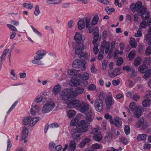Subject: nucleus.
<instances>
[{"mask_svg":"<svg viewBox=\"0 0 151 151\" xmlns=\"http://www.w3.org/2000/svg\"><path fill=\"white\" fill-rule=\"evenodd\" d=\"M141 2L139 1L136 3H132L130 8L133 12H137V13L134 15V19L142 18V19H148L150 17V13L146 11L147 8L144 6H142Z\"/></svg>","mask_w":151,"mask_h":151,"instance_id":"f257e3e1","label":"nucleus"},{"mask_svg":"<svg viewBox=\"0 0 151 151\" xmlns=\"http://www.w3.org/2000/svg\"><path fill=\"white\" fill-rule=\"evenodd\" d=\"M74 39L76 43L73 45V47L75 50L76 54L79 55L84 48L83 45L81 43L82 40V36L80 33L77 32L74 37Z\"/></svg>","mask_w":151,"mask_h":151,"instance_id":"f03ea898","label":"nucleus"},{"mask_svg":"<svg viewBox=\"0 0 151 151\" xmlns=\"http://www.w3.org/2000/svg\"><path fill=\"white\" fill-rule=\"evenodd\" d=\"M89 124V123H87L84 120H81L79 123V125L81 127L76 130V132L78 133H75L72 135L73 138L74 139H77L80 137V134L78 133L86 132L88 130Z\"/></svg>","mask_w":151,"mask_h":151,"instance_id":"7ed1b4c3","label":"nucleus"},{"mask_svg":"<svg viewBox=\"0 0 151 151\" xmlns=\"http://www.w3.org/2000/svg\"><path fill=\"white\" fill-rule=\"evenodd\" d=\"M46 54V50H40L36 52V55L34 57V59L32 60V63L35 64L42 65L43 63L41 60L44 56H45Z\"/></svg>","mask_w":151,"mask_h":151,"instance_id":"20e7f679","label":"nucleus"},{"mask_svg":"<svg viewBox=\"0 0 151 151\" xmlns=\"http://www.w3.org/2000/svg\"><path fill=\"white\" fill-rule=\"evenodd\" d=\"M74 92H72V89H66L62 91L60 95L62 99L64 101L73 97V95L76 96Z\"/></svg>","mask_w":151,"mask_h":151,"instance_id":"39448f33","label":"nucleus"},{"mask_svg":"<svg viewBox=\"0 0 151 151\" xmlns=\"http://www.w3.org/2000/svg\"><path fill=\"white\" fill-rule=\"evenodd\" d=\"M86 62L85 61H82L79 59H76L73 62V67L76 68H79L82 66L81 70L82 71L85 70L86 69L85 65Z\"/></svg>","mask_w":151,"mask_h":151,"instance_id":"423d86ee","label":"nucleus"},{"mask_svg":"<svg viewBox=\"0 0 151 151\" xmlns=\"http://www.w3.org/2000/svg\"><path fill=\"white\" fill-rule=\"evenodd\" d=\"M77 110L83 113L87 112L89 109V105L87 103L82 102H79Z\"/></svg>","mask_w":151,"mask_h":151,"instance_id":"0eeeda50","label":"nucleus"},{"mask_svg":"<svg viewBox=\"0 0 151 151\" xmlns=\"http://www.w3.org/2000/svg\"><path fill=\"white\" fill-rule=\"evenodd\" d=\"M55 103L52 102H50L46 103L43 106L42 111L45 113L49 112L54 108Z\"/></svg>","mask_w":151,"mask_h":151,"instance_id":"6e6552de","label":"nucleus"},{"mask_svg":"<svg viewBox=\"0 0 151 151\" xmlns=\"http://www.w3.org/2000/svg\"><path fill=\"white\" fill-rule=\"evenodd\" d=\"M94 107L98 111L100 112L103 108V101L100 99H96L94 102Z\"/></svg>","mask_w":151,"mask_h":151,"instance_id":"1a4fd4ad","label":"nucleus"},{"mask_svg":"<svg viewBox=\"0 0 151 151\" xmlns=\"http://www.w3.org/2000/svg\"><path fill=\"white\" fill-rule=\"evenodd\" d=\"M114 102V100L112 95L108 96L106 98L105 103L107 109H110Z\"/></svg>","mask_w":151,"mask_h":151,"instance_id":"9d476101","label":"nucleus"},{"mask_svg":"<svg viewBox=\"0 0 151 151\" xmlns=\"http://www.w3.org/2000/svg\"><path fill=\"white\" fill-rule=\"evenodd\" d=\"M80 101L78 100H74L69 102L68 104V107L69 108H76L77 109Z\"/></svg>","mask_w":151,"mask_h":151,"instance_id":"9b49d317","label":"nucleus"},{"mask_svg":"<svg viewBox=\"0 0 151 151\" xmlns=\"http://www.w3.org/2000/svg\"><path fill=\"white\" fill-rule=\"evenodd\" d=\"M109 47L110 43L109 42L104 41L102 42L101 46V49L102 48L103 50H105V52L106 54L108 53L109 50Z\"/></svg>","mask_w":151,"mask_h":151,"instance_id":"f8f14e48","label":"nucleus"},{"mask_svg":"<svg viewBox=\"0 0 151 151\" xmlns=\"http://www.w3.org/2000/svg\"><path fill=\"white\" fill-rule=\"evenodd\" d=\"M85 115V119L88 122H91L93 121L92 116L93 114L92 111L91 109L89 110L86 113Z\"/></svg>","mask_w":151,"mask_h":151,"instance_id":"ddd939ff","label":"nucleus"},{"mask_svg":"<svg viewBox=\"0 0 151 151\" xmlns=\"http://www.w3.org/2000/svg\"><path fill=\"white\" fill-rule=\"evenodd\" d=\"M29 130L27 127L24 126L23 127L22 132L21 134V139L22 140L26 138L28 136Z\"/></svg>","mask_w":151,"mask_h":151,"instance_id":"4468645a","label":"nucleus"},{"mask_svg":"<svg viewBox=\"0 0 151 151\" xmlns=\"http://www.w3.org/2000/svg\"><path fill=\"white\" fill-rule=\"evenodd\" d=\"M120 70L119 68H116L112 71L111 70H109L108 72L110 76L113 77L119 74Z\"/></svg>","mask_w":151,"mask_h":151,"instance_id":"2eb2a0df","label":"nucleus"},{"mask_svg":"<svg viewBox=\"0 0 151 151\" xmlns=\"http://www.w3.org/2000/svg\"><path fill=\"white\" fill-rule=\"evenodd\" d=\"M69 84L71 86H77L80 85V82L78 79L72 78L71 80L69 82Z\"/></svg>","mask_w":151,"mask_h":151,"instance_id":"dca6fc26","label":"nucleus"},{"mask_svg":"<svg viewBox=\"0 0 151 151\" xmlns=\"http://www.w3.org/2000/svg\"><path fill=\"white\" fill-rule=\"evenodd\" d=\"M86 22V27L88 28L89 32L91 33L93 32L94 28V26L93 25L89 24L90 22V19H85Z\"/></svg>","mask_w":151,"mask_h":151,"instance_id":"f3484780","label":"nucleus"},{"mask_svg":"<svg viewBox=\"0 0 151 151\" xmlns=\"http://www.w3.org/2000/svg\"><path fill=\"white\" fill-rule=\"evenodd\" d=\"M134 111L133 115L135 118H138L141 116L142 112V108L139 107L137 108V109Z\"/></svg>","mask_w":151,"mask_h":151,"instance_id":"a211bd4d","label":"nucleus"},{"mask_svg":"<svg viewBox=\"0 0 151 151\" xmlns=\"http://www.w3.org/2000/svg\"><path fill=\"white\" fill-rule=\"evenodd\" d=\"M9 50L8 49H6L4 50L1 57H0V70L1 68L2 62L4 60H5V56Z\"/></svg>","mask_w":151,"mask_h":151,"instance_id":"6ab92c4d","label":"nucleus"},{"mask_svg":"<svg viewBox=\"0 0 151 151\" xmlns=\"http://www.w3.org/2000/svg\"><path fill=\"white\" fill-rule=\"evenodd\" d=\"M151 104V101L149 98L144 99L142 102V106L145 107H149Z\"/></svg>","mask_w":151,"mask_h":151,"instance_id":"aec40b11","label":"nucleus"},{"mask_svg":"<svg viewBox=\"0 0 151 151\" xmlns=\"http://www.w3.org/2000/svg\"><path fill=\"white\" fill-rule=\"evenodd\" d=\"M114 124L117 127H120L122 124V121L121 118L118 117H115L114 118Z\"/></svg>","mask_w":151,"mask_h":151,"instance_id":"412c9836","label":"nucleus"},{"mask_svg":"<svg viewBox=\"0 0 151 151\" xmlns=\"http://www.w3.org/2000/svg\"><path fill=\"white\" fill-rule=\"evenodd\" d=\"M80 70H75L73 69H69L67 71L68 75L71 76L76 75L77 73H78Z\"/></svg>","mask_w":151,"mask_h":151,"instance_id":"4be33fe9","label":"nucleus"},{"mask_svg":"<svg viewBox=\"0 0 151 151\" xmlns=\"http://www.w3.org/2000/svg\"><path fill=\"white\" fill-rule=\"evenodd\" d=\"M84 91V89L80 87H78L76 88L75 89V91H72V92H74L76 93V96L73 95V97L77 96L78 94H82Z\"/></svg>","mask_w":151,"mask_h":151,"instance_id":"5701e85b","label":"nucleus"},{"mask_svg":"<svg viewBox=\"0 0 151 151\" xmlns=\"http://www.w3.org/2000/svg\"><path fill=\"white\" fill-rule=\"evenodd\" d=\"M61 89L60 86L58 84L55 86L53 87L52 90L53 93L55 95H56L60 91Z\"/></svg>","mask_w":151,"mask_h":151,"instance_id":"b1692460","label":"nucleus"},{"mask_svg":"<svg viewBox=\"0 0 151 151\" xmlns=\"http://www.w3.org/2000/svg\"><path fill=\"white\" fill-rule=\"evenodd\" d=\"M78 28L80 30H82L85 26V21L84 19H80L78 23Z\"/></svg>","mask_w":151,"mask_h":151,"instance_id":"393cba45","label":"nucleus"},{"mask_svg":"<svg viewBox=\"0 0 151 151\" xmlns=\"http://www.w3.org/2000/svg\"><path fill=\"white\" fill-rule=\"evenodd\" d=\"M39 119L37 117H31L29 125L32 127L34 126L39 121Z\"/></svg>","mask_w":151,"mask_h":151,"instance_id":"a878e982","label":"nucleus"},{"mask_svg":"<svg viewBox=\"0 0 151 151\" xmlns=\"http://www.w3.org/2000/svg\"><path fill=\"white\" fill-rule=\"evenodd\" d=\"M129 108L132 111H134L137 108L139 107H137L136 103L134 102H131L129 106Z\"/></svg>","mask_w":151,"mask_h":151,"instance_id":"bb28decb","label":"nucleus"},{"mask_svg":"<svg viewBox=\"0 0 151 151\" xmlns=\"http://www.w3.org/2000/svg\"><path fill=\"white\" fill-rule=\"evenodd\" d=\"M76 146L75 142L73 140H71L69 145V149L72 151L74 150L76 148Z\"/></svg>","mask_w":151,"mask_h":151,"instance_id":"cd10ccee","label":"nucleus"},{"mask_svg":"<svg viewBox=\"0 0 151 151\" xmlns=\"http://www.w3.org/2000/svg\"><path fill=\"white\" fill-rule=\"evenodd\" d=\"M67 115L69 118H73L76 115V111L73 110H70L67 113Z\"/></svg>","mask_w":151,"mask_h":151,"instance_id":"c85d7f7f","label":"nucleus"},{"mask_svg":"<svg viewBox=\"0 0 151 151\" xmlns=\"http://www.w3.org/2000/svg\"><path fill=\"white\" fill-rule=\"evenodd\" d=\"M147 67L145 65H142L139 68V71L141 73H144L147 70Z\"/></svg>","mask_w":151,"mask_h":151,"instance_id":"c756f323","label":"nucleus"},{"mask_svg":"<svg viewBox=\"0 0 151 151\" xmlns=\"http://www.w3.org/2000/svg\"><path fill=\"white\" fill-rule=\"evenodd\" d=\"M129 43L130 45L132 48H135L137 46V42H135L134 38H130Z\"/></svg>","mask_w":151,"mask_h":151,"instance_id":"7c9ffc66","label":"nucleus"},{"mask_svg":"<svg viewBox=\"0 0 151 151\" xmlns=\"http://www.w3.org/2000/svg\"><path fill=\"white\" fill-rule=\"evenodd\" d=\"M31 117L27 116L24 118L22 120L23 124L25 125H27L29 124Z\"/></svg>","mask_w":151,"mask_h":151,"instance_id":"2f4dec72","label":"nucleus"},{"mask_svg":"<svg viewBox=\"0 0 151 151\" xmlns=\"http://www.w3.org/2000/svg\"><path fill=\"white\" fill-rule=\"evenodd\" d=\"M136 52L134 50L131 51L129 54L128 57L130 60H132L135 57Z\"/></svg>","mask_w":151,"mask_h":151,"instance_id":"473e14b6","label":"nucleus"},{"mask_svg":"<svg viewBox=\"0 0 151 151\" xmlns=\"http://www.w3.org/2000/svg\"><path fill=\"white\" fill-rule=\"evenodd\" d=\"M147 135L145 134H141L138 135L137 137V139L138 141H141L145 139Z\"/></svg>","mask_w":151,"mask_h":151,"instance_id":"72a5a7b5","label":"nucleus"},{"mask_svg":"<svg viewBox=\"0 0 151 151\" xmlns=\"http://www.w3.org/2000/svg\"><path fill=\"white\" fill-rule=\"evenodd\" d=\"M94 37L93 38L92 43L93 45L96 44H99L97 42L98 41L99 35V34H95L94 33Z\"/></svg>","mask_w":151,"mask_h":151,"instance_id":"f704fd0d","label":"nucleus"},{"mask_svg":"<svg viewBox=\"0 0 151 151\" xmlns=\"http://www.w3.org/2000/svg\"><path fill=\"white\" fill-rule=\"evenodd\" d=\"M142 58L140 57L137 58L135 60L134 62V64L136 66H138L140 64Z\"/></svg>","mask_w":151,"mask_h":151,"instance_id":"c9c22d12","label":"nucleus"},{"mask_svg":"<svg viewBox=\"0 0 151 151\" xmlns=\"http://www.w3.org/2000/svg\"><path fill=\"white\" fill-rule=\"evenodd\" d=\"M55 147V144L53 142H51L49 144V147L50 151H54Z\"/></svg>","mask_w":151,"mask_h":151,"instance_id":"e433bc0d","label":"nucleus"},{"mask_svg":"<svg viewBox=\"0 0 151 151\" xmlns=\"http://www.w3.org/2000/svg\"><path fill=\"white\" fill-rule=\"evenodd\" d=\"M93 138L94 140L96 141H99L102 139V136L100 134H96L93 136Z\"/></svg>","mask_w":151,"mask_h":151,"instance_id":"4c0bfd02","label":"nucleus"},{"mask_svg":"<svg viewBox=\"0 0 151 151\" xmlns=\"http://www.w3.org/2000/svg\"><path fill=\"white\" fill-rule=\"evenodd\" d=\"M144 122V120L143 119H140L136 123V127L137 128L140 127L143 125Z\"/></svg>","mask_w":151,"mask_h":151,"instance_id":"58836bf2","label":"nucleus"},{"mask_svg":"<svg viewBox=\"0 0 151 151\" xmlns=\"http://www.w3.org/2000/svg\"><path fill=\"white\" fill-rule=\"evenodd\" d=\"M46 98L43 99L42 97V96L40 95L37 96V97L35 99V101L36 102L39 103L42 101L43 102V100H46Z\"/></svg>","mask_w":151,"mask_h":151,"instance_id":"ea45409f","label":"nucleus"},{"mask_svg":"<svg viewBox=\"0 0 151 151\" xmlns=\"http://www.w3.org/2000/svg\"><path fill=\"white\" fill-rule=\"evenodd\" d=\"M151 73V69H149L148 70H147L146 71L145 74L143 76V78L145 79H147L150 76V75Z\"/></svg>","mask_w":151,"mask_h":151,"instance_id":"a19ab883","label":"nucleus"},{"mask_svg":"<svg viewBox=\"0 0 151 151\" xmlns=\"http://www.w3.org/2000/svg\"><path fill=\"white\" fill-rule=\"evenodd\" d=\"M10 74L11 75L13 76V77H12L11 79L13 80L16 81L17 79V75L15 74L14 70V69H12L10 71Z\"/></svg>","mask_w":151,"mask_h":151,"instance_id":"79ce46f5","label":"nucleus"},{"mask_svg":"<svg viewBox=\"0 0 151 151\" xmlns=\"http://www.w3.org/2000/svg\"><path fill=\"white\" fill-rule=\"evenodd\" d=\"M82 52V51L79 55H80L81 57H83L84 58V59H87L89 57V55L88 53L86 52Z\"/></svg>","mask_w":151,"mask_h":151,"instance_id":"37998d69","label":"nucleus"},{"mask_svg":"<svg viewBox=\"0 0 151 151\" xmlns=\"http://www.w3.org/2000/svg\"><path fill=\"white\" fill-rule=\"evenodd\" d=\"M104 53L103 50L101 49L98 55V59L99 60H101L104 57L103 54Z\"/></svg>","mask_w":151,"mask_h":151,"instance_id":"c03bdc74","label":"nucleus"},{"mask_svg":"<svg viewBox=\"0 0 151 151\" xmlns=\"http://www.w3.org/2000/svg\"><path fill=\"white\" fill-rule=\"evenodd\" d=\"M7 149L6 151H9L12 147V143L9 139H7Z\"/></svg>","mask_w":151,"mask_h":151,"instance_id":"a18cd8bd","label":"nucleus"},{"mask_svg":"<svg viewBox=\"0 0 151 151\" xmlns=\"http://www.w3.org/2000/svg\"><path fill=\"white\" fill-rule=\"evenodd\" d=\"M99 45V44L94 45V46L93 49V52L95 55L97 54L99 51V49H98Z\"/></svg>","mask_w":151,"mask_h":151,"instance_id":"49530a36","label":"nucleus"},{"mask_svg":"<svg viewBox=\"0 0 151 151\" xmlns=\"http://www.w3.org/2000/svg\"><path fill=\"white\" fill-rule=\"evenodd\" d=\"M22 6L24 7H25L27 6L28 7L27 8V9H31L33 8V4L30 3L28 4L24 3L23 4Z\"/></svg>","mask_w":151,"mask_h":151,"instance_id":"de8ad7c7","label":"nucleus"},{"mask_svg":"<svg viewBox=\"0 0 151 151\" xmlns=\"http://www.w3.org/2000/svg\"><path fill=\"white\" fill-rule=\"evenodd\" d=\"M17 103L18 101H16L14 102V104L12 105V106L11 107L9 108L8 111L7 112V114H9L10 113V112L12 111V110L15 107V106L17 105Z\"/></svg>","mask_w":151,"mask_h":151,"instance_id":"09e8293b","label":"nucleus"},{"mask_svg":"<svg viewBox=\"0 0 151 151\" xmlns=\"http://www.w3.org/2000/svg\"><path fill=\"white\" fill-rule=\"evenodd\" d=\"M81 77L83 80H87L89 78L88 74L86 73H84L81 75Z\"/></svg>","mask_w":151,"mask_h":151,"instance_id":"8fccbe9b","label":"nucleus"},{"mask_svg":"<svg viewBox=\"0 0 151 151\" xmlns=\"http://www.w3.org/2000/svg\"><path fill=\"white\" fill-rule=\"evenodd\" d=\"M96 89V86L93 84H91L89 85L88 88V91H95Z\"/></svg>","mask_w":151,"mask_h":151,"instance_id":"3c124183","label":"nucleus"},{"mask_svg":"<svg viewBox=\"0 0 151 151\" xmlns=\"http://www.w3.org/2000/svg\"><path fill=\"white\" fill-rule=\"evenodd\" d=\"M101 145V144L96 143L92 145V147L93 149H98L100 148Z\"/></svg>","mask_w":151,"mask_h":151,"instance_id":"603ef678","label":"nucleus"},{"mask_svg":"<svg viewBox=\"0 0 151 151\" xmlns=\"http://www.w3.org/2000/svg\"><path fill=\"white\" fill-rule=\"evenodd\" d=\"M145 54L147 56L151 54V47L150 46L147 47L146 49Z\"/></svg>","mask_w":151,"mask_h":151,"instance_id":"864d4df0","label":"nucleus"},{"mask_svg":"<svg viewBox=\"0 0 151 151\" xmlns=\"http://www.w3.org/2000/svg\"><path fill=\"white\" fill-rule=\"evenodd\" d=\"M30 26L34 32L36 34L40 37H41L42 36V35L41 33L39 32L37 30L35 29L31 25Z\"/></svg>","mask_w":151,"mask_h":151,"instance_id":"5fc2aeb1","label":"nucleus"},{"mask_svg":"<svg viewBox=\"0 0 151 151\" xmlns=\"http://www.w3.org/2000/svg\"><path fill=\"white\" fill-rule=\"evenodd\" d=\"M142 35L141 27H139V29L137 30V32L135 34L134 36L135 37H139L142 36Z\"/></svg>","mask_w":151,"mask_h":151,"instance_id":"6e6d98bb","label":"nucleus"},{"mask_svg":"<svg viewBox=\"0 0 151 151\" xmlns=\"http://www.w3.org/2000/svg\"><path fill=\"white\" fill-rule=\"evenodd\" d=\"M131 71H132V72L131 73V75L130 76V77L134 78L137 76V72H136L135 71V70L133 68V69H132Z\"/></svg>","mask_w":151,"mask_h":151,"instance_id":"4d7b16f0","label":"nucleus"},{"mask_svg":"<svg viewBox=\"0 0 151 151\" xmlns=\"http://www.w3.org/2000/svg\"><path fill=\"white\" fill-rule=\"evenodd\" d=\"M145 49V46L143 45H140L138 47V52L141 53L144 51Z\"/></svg>","mask_w":151,"mask_h":151,"instance_id":"13d9d810","label":"nucleus"},{"mask_svg":"<svg viewBox=\"0 0 151 151\" xmlns=\"http://www.w3.org/2000/svg\"><path fill=\"white\" fill-rule=\"evenodd\" d=\"M147 26V23L146 22L145 20L143 21L140 23V26H139V27H141V29L142 28H145Z\"/></svg>","mask_w":151,"mask_h":151,"instance_id":"bf43d9fd","label":"nucleus"},{"mask_svg":"<svg viewBox=\"0 0 151 151\" xmlns=\"http://www.w3.org/2000/svg\"><path fill=\"white\" fill-rule=\"evenodd\" d=\"M105 10L108 14H110L114 11V9L113 8H111L110 9L108 6H106L105 7Z\"/></svg>","mask_w":151,"mask_h":151,"instance_id":"052dcab7","label":"nucleus"},{"mask_svg":"<svg viewBox=\"0 0 151 151\" xmlns=\"http://www.w3.org/2000/svg\"><path fill=\"white\" fill-rule=\"evenodd\" d=\"M121 140L125 145H127L129 142L127 139L123 137H121Z\"/></svg>","mask_w":151,"mask_h":151,"instance_id":"680f3d73","label":"nucleus"},{"mask_svg":"<svg viewBox=\"0 0 151 151\" xmlns=\"http://www.w3.org/2000/svg\"><path fill=\"white\" fill-rule=\"evenodd\" d=\"M123 60L122 58H118L116 62V65L118 66L121 65L123 63Z\"/></svg>","mask_w":151,"mask_h":151,"instance_id":"e2e57ef3","label":"nucleus"},{"mask_svg":"<svg viewBox=\"0 0 151 151\" xmlns=\"http://www.w3.org/2000/svg\"><path fill=\"white\" fill-rule=\"evenodd\" d=\"M132 99L134 100L135 101H137L138 100H139L140 98V96L137 94H135L132 96Z\"/></svg>","mask_w":151,"mask_h":151,"instance_id":"0e129e2a","label":"nucleus"},{"mask_svg":"<svg viewBox=\"0 0 151 151\" xmlns=\"http://www.w3.org/2000/svg\"><path fill=\"white\" fill-rule=\"evenodd\" d=\"M108 61L107 60H104L102 63V69L105 70L106 69Z\"/></svg>","mask_w":151,"mask_h":151,"instance_id":"69168bd1","label":"nucleus"},{"mask_svg":"<svg viewBox=\"0 0 151 151\" xmlns=\"http://www.w3.org/2000/svg\"><path fill=\"white\" fill-rule=\"evenodd\" d=\"M151 147V144L145 143L144 145L143 146V148L144 150H146L147 149H150Z\"/></svg>","mask_w":151,"mask_h":151,"instance_id":"338daca9","label":"nucleus"},{"mask_svg":"<svg viewBox=\"0 0 151 151\" xmlns=\"http://www.w3.org/2000/svg\"><path fill=\"white\" fill-rule=\"evenodd\" d=\"M124 130L125 133L127 134H129L130 133V128L128 126H125L124 128Z\"/></svg>","mask_w":151,"mask_h":151,"instance_id":"774afa93","label":"nucleus"}]
</instances>
